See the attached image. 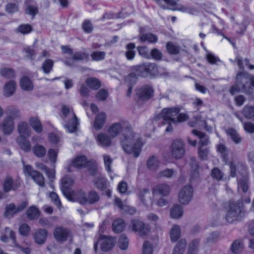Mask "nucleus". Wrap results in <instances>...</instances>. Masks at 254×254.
I'll list each match as a JSON object with an SVG mask.
<instances>
[{
    "label": "nucleus",
    "mask_w": 254,
    "mask_h": 254,
    "mask_svg": "<svg viewBox=\"0 0 254 254\" xmlns=\"http://www.w3.org/2000/svg\"><path fill=\"white\" fill-rule=\"evenodd\" d=\"M123 131L122 143L126 152L133 153L137 157L141 151L142 143L139 135L133 132L130 126L125 121H121L113 124L109 128V132L113 138Z\"/></svg>",
    "instance_id": "1"
},
{
    "label": "nucleus",
    "mask_w": 254,
    "mask_h": 254,
    "mask_svg": "<svg viewBox=\"0 0 254 254\" xmlns=\"http://www.w3.org/2000/svg\"><path fill=\"white\" fill-rule=\"evenodd\" d=\"M244 212L243 203L241 200L236 202L230 201L225 215L226 221L230 223L240 221L244 215Z\"/></svg>",
    "instance_id": "2"
},
{
    "label": "nucleus",
    "mask_w": 254,
    "mask_h": 254,
    "mask_svg": "<svg viewBox=\"0 0 254 254\" xmlns=\"http://www.w3.org/2000/svg\"><path fill=\"white\" fill-rule=\"evenodd\" d=\"M62 112L64 117V126L65 128L69 132H75L77 129V126L79 124L72 108L66 105H63Z\"/></svg>",
    "instance_id": "3"
},
{
    "label": "nucleus",
    "mask_w": 254,
    "mask_h": 254,
    "mask_svg": "<svg viewBox=\"0 0 254 254\" xmlns=\"http://www.w3.org/2000/svg\"><path fill=\"white\" fill-rule=\"evenodd\" d=\"M133 70L138 76L146 77L155 76L158 74L157 65L155 63H144L133 66Z\"/></svg>",
    "instance_id": "4"
},
{
    "label": "nucleus",
    "mask_w": 254,
    "mask_h": 254,
    "mask_svg": "<svg viewBox=\"0 0 254 254\" xmlns=\"http://www.w3.org/2000/svg\"><path fill=\"white\" fill-rule=\"evenodd\" d=\"M75 197L76 201L82 205L94 204L100 200L99 194L95 190H91L87 193L82 190L78 191Z\"/></svg>",
    "instance_id": "5"
},
{
    "label": "nucleus",
    "mask_w": 254,
    "mask_h": 254,
    "mask_svg": "<svg viewBox=\"0 0 254 254\" xmlns=\"http://www.w3.org/2000/svg\"><path fill=\"white\" fill-rule=\"evenodd\" d=\"M251 75L244 71L239 72L236 77L237 86L241 88V90L245 93L251 94L253 93L252 87L250 84Z\"/></svg>",
    "instance_id": "6"
},
{
    "label": "nucleus",
    "mask_w": 254,
    "mask_h": 254,
    "mask_svg": "<svg viewBox=\"0 0 254 254\" xmlns=\"http://www.w3.org/2000/svg\"><path fill=\"white\" fill-rule=\"evenodd\" d=\"M171 154L172 156L176 159L182 158L185 153V144L184 142L180 139L174 140L171 146Z\"/></svg>",
    "instance_id": "7"
},
{
    "label": "nucleus",
    "mask_w": 254,
    "mask_h": 254,
    "mask_svg": "<svg viewBox=\"0 0 254 254\" xmlns=\"http://www.w3.org/2000/svg\"><path fill=\"white\" fill-rule=\"evenodd\" d=\"M21 186L20 180H14L11 176H7L3 181L2 188L4 192L9 193L10 191L16 192Z\"/></svg>",
    "instance_id": "8"
},
{
    "label": "nucleus",
    "mask_w": 254,
    "mask_h": 254,
    "mask_svg": "<svg viewBox=\"0 0 254 254\" xmlns=\"http://www.w3.org/2000/svg\"><path fill=\"white\" fill-rule=\"evenodd\" d=\"M180 110L178 108H168L163 109L161 113L158 114L154 120L157 121L160 119L163 120L162 124H165V122H172L174 117L178 114Z\"/></svg>",
    "instance_id": "9"
},
{
    "label": "nucleus",
    "mask_w": 254,
    "mask_h": 254,
    "mask_svg": "<svg viewBox=\"0 0 254 254\" xmlns=\"http://www.w3.org/2000/svg\"><path fill=\"white\" fill-rule=\"evenodd\" d=\"M27 205L28 202L26 201H23L17 206L11 203L6 206L4 215L7 218H11L14 214L23 210Z\"/></svg>",
    "instance_id": "10"
},
{
    "label": "nucleus",
    "mask_w": 254,
    "mask_h": 254,
    "mask_svg": "<svg viewBox=\"0 0 254 254\" xmlns=\"http://www.w3.org/2000/svg\"><path fill=\"white\" fill-rule=\"evenodd\" d=\"M130 227L132 231L137 232L141 237L146 236L149 232V227L139 220H133L131 222Z\"/></svg>",
    "instance_id": "11"
},
{
    "label": "nucleus",
    "mask_w": 254,
    "mask_h": 254,
    "mask_svg": "<svg viewBox=\"0 0 254 254\" xmlns=\"http://www.w3.org/2000/svg\"><path fill=\"white\" fill-rule=\"evenodd\" d=\"M193 196V190L190 185L183 187L179 193V200L184 205L188 204L191 200Z\"/></svg>",
    "instance_id": "12"
},
{
    "label": "nucleus",
    "mask_w": 254,
    "mask_h": 254,
    "mask_svg": "<svg viewBox=\"0 0 254 254\" xmlns=\"http://www.w3.org/2000/svg\"><path fill=\"white\" fill-rule=\"evenodd\" d=\"M24 171L31 177L34 182L41 187L45 186V179L40 172L33 170L30 165H26L24 167Z\"/></svg>",
    "instance_id": "13"
},
{
    "label": "nucleus",
    "mask_w": 254,
    "mask_h": 254,
    "mask_svg": "<svg viewBox=\"0 0 254 254\" xmlns=\"http://www.w3.org/2000/svg\"><path fill=\"white\" fill-rule=\"evenodd\" d=\"M154 90L149 85H145L138 89L136 94L140 100H147L153 96Z\"/></svg>",
    "instance_id": "14"
},
{
    "label": "nucleus",
    "mask_w": 254,
    "mask_h": 254,
    "mask_svg": "<svg viewBox=\"0 0 254 254\" xmlns=\"http://www.w3.org/2000/svg\"><path fill=\"white\" fill-rule=\"evenodd\" d=\"M73 183V179L68 176L64 177L61 180V190L64 195L68 199L71 198L69 189Z\"/></svg>",
    "instance_id": "15"
},
{
    "label": "nucleus",
    "mask_w": 254,
    "mask_h": 254,
    "mask_svg": "<svg viewBox=\"0 0 254 254\" xmlns=\"http://www.w3.org/2000/svg\"><path fill=\"white\" fill-rule=\"evenodd\" d=\"M70 234L68 229L62 227H57L54 232V236L57 241L64 242L67 240Z\"/></svg>",
    "instance_id": "16"
},
{
    "label": "nucleus",
    "mask_w": 254,
    "mask_h": 254,
    "mask_svg": "<svg viewBox=\"0 0 254 254\" xmlns=\"http://www.w3.org/2000/svg\"><path fill=\"white\" fill-rule=\"evenodd\" d=\"M2 131L4 134L10 135L14 127V121L11 116H7L3 121L1 125Z\"/></svg>",
    "instance_id": "17"
},
{
    "label": "nucleus",
    "mask_w": 254,
    "mask_h": 254,
    "mask_svg": "<svg viewBox=\"0 0 254 254\" xmlns=\"http://www.w3.org/2000/svg\"><path fill=\"white\" fill-rule=\"evenodd\" d=\"M97 243H100L102 251L106 252L113 247L114 240L112 238H106L104 236H100Z\"/></svg>",
    "instance_id": "18"
},
{
    "label": "nucleus",
    "mask_w": 254,
    "mask_h": 254,
    "mask_svg": "<svg viewBox=\"0 0 254 254\" xmlns=\"http://www.w3.org/2000/svg\"><path fill=\"white\" fill-rule=\"evenodd\" d=\"M145 28H140L139 40L142 42H148L150 43H156L158 37L156 35L151 33H144Z\"/></svg>",
    "instance_id": "19"
},
{
    "label": "nucleus",
    "mask_w": 254,
    "mask_h": 254,
    "mask_svg": "<svg viewBox=\"0 0 254 254\" xmlns=\"http://www.w3.org/2000/svg\"><path fill=\"white\" fill-rule=\"evenodd\" d=\"M48 232L44 229H39L33 234L34 240L37 244L42 245L46 241Z\"/></svg>",
    "instance_id": "20"
},
{
    "label": "nucleus",
    "mask_w": 254,
    "mask_h": 254,
    "mask_svg": "<svg viewBox=\"0 0 254 254\" xmlns=\"http://www.w3.org/2000/svg\"><path fill=\"white\" fill-rule=\"evenodd\" d=\"M170 191V186L167 184L162 183L156 186L153 189L152 193L154 195L158 194L165 196L169 194Z\"/></svg>",
    "instance_id": "21"
},
{
    "label": "nucleus",
    "mask_w": 254,
    "mask_h": 254,
    "mask_svg": "<svg viewBox=\"0 0 254 254\" xmlns=\"http://www.w3.org/2000/svg\"><path fill=\"white\" fill-rule=\"evenodd\" d=\"M16 83L13 80L7 82L3 88V95L8 97L13 94L16 89Z\"/></svg>",
    "instance_id": "22"
},
{
    "label": "nucleus",
    "mask_w": 254,
    "mask_h": 254,
    "mask_svg": "<svg viewBox=\"0 0 254 254\" xmlns=\"http://www.w3.org/2000/svg\"><path fill=\"white\" fill-rule=\"evenodd\" d=\"M192 133L200 139L198 142V147H203L209 143V138L204 133L196 129L192 130Z\"/></svg>",
    "instance_id": "23"
},
{
    "label": "nucleus",
    "mask_w": 254,
    "mask_h": 254,
    "mask_svg": "<svg viewBox=\"0 0 254 254\" xmlns=\"http://www.w3.org/2000/svg\"><path fill=\"white\" fill-rule=\"evenodd\" d=\"M97 139L99 144L102 147H109L111 145L110 137L105 133H99L97 136Z\"/></svg>",
    "instance_id": "24"
},
{
    "label": "nucleus",
    "mask_w": 254,
    "mask_h": 254,
    "mask_svg": "<svg viewBox=\"0 0 254 254\" xmlns=\"http://www.w3.org/2000/svg\"><path fill=\"white\" fill-rule=\"evenodd\" d=\"M17 129L20 136L29 137L31 134L30 127L26 122L20 123L18 125Z\"/></svg>",
    "instance_id": "25"
},
{
    "label": "nucleus",
    "mask_w": 254,
    "mask_h": 254,
    "mask_svg": "<svg viewBox=\"0 0 254 254\" xmlns=\"http://www.w3.org/2000/svg\"><path fill=\"white\" fill-rule=\"evenodd\" d=\"M106 120V115L105 113L101 112L99 113L95 118L94 127L96 130L101 129L105 123Z\"/></svg>",
    "instance_id": "26"
},
{
    "label": "nucleus",
    "mask_w": 254,
    "mask_h": 254,
    "mask_svg": "<svg viewBox=\"0 0 254 254\" xmlns=\"http://www.w3.org/2000/svg\"><path fill=\"white\" fill-rule=\"evenodd\" d=\"M137 196L143 204L147 205L148 200L151 198V194L149 190L143 189L138 190Z\"/></svg>",
    "instance_id": "27"
},
{
    "label": "nucleus",
    "mask_w": 254,
    "mask_h": 254,
    "mask_svg": "<svg viewBox=\"0 0 254 254\" xmlns=\"http://www.w3.org/2000/svg\"><path fill=\"white\" fill-rule=\"evenodd\" d=\"M29 123L31 127L37 133H41L43 131V127L39 119L36 117H31L29 119Z\"/></svg>",
    "instance_id": "28"
},
{
    "label": "nucleus",
    "mask_w": 254,
    "mask_h": 254,
    "mask_svg": "<svg viewBox=\"0 0 254 254\" xmlns=\"http://www.w3.org/2000/svg\"><path fill=\"white\" fill-rule=\"evenodd\" d=\"M86 85L92 90H97L101 86L99 79L94 77H89L85 81Z\"/></svg>",
    "instance_id": "29"
},
{
    "label": "nucleus",
    "mask_w": 254,
    "mask_h": 254,
    "mask_svg": "<svg viewBox=\"0 0 254 254\" xmlns=\"http://www.w3.org/2000/svg\"><path fill=\"white\" fill-rule=\"evenodd\" d=\"M104 159V163L106 170L109 174V176L112 180L114 179V176L113 175V172L111 167V165L112 164L113 160L111 157L107 154H104L103 155Z\"/></svg>",
    "instance_id": "30"
},
{
    "label": "nucleus",
    "mask_w": 254,
    "mask_h": 254,
    "mask_svg": "<svg viewBox=\"0 0 254 254\" xmlns=\"http://www.w3.org/2000/svg\"><path fill=\"white\" fill-rule=\"evenodd\" d=\"M26 137L19 136L17 139V142L20 148L26 152L31 150V144Z\"/></svg>",
    "instance_id": "31"
},
{
    "label": "nucleus",
    "mask_w": 254,
    "mask_h": 254,
    "mask_svg": "<svg viewBox=\"0 0 254 254\" xmlns=\"http://www.w3.org/2000/svg\"><path fill=\"white\" fill-rule=\"evenodd\" d=\"M87 163L86 158L84 156L77 157L72 162V165L78 169L85 167Z\"/></svg>",
    "instance_id": "32"
},
{
    "label": "nucleus",
    "mask_w": 254,
    "mask_h": 254,
    "mask_svg": "<svg viewBox=\"0 0 254 254\" xmlns=\"http://www.w3.org/2000/svg\"><path fill=\"white\" fill-rule=\"evenodd\" d=\"M183 214V207L178 204L174 205L170 209V215L174 219L180 218Z\"/></svg>",
    "instance_id": "33"
},
{
    "label": "nucleus",
    "mask_w": 254,
    "mask_h": 254,
    "mask_svg": "<svg viewBox=\"0 0 254 254\" xmlns=\"http://www.w3.org/2000/svg\"><path fill=\"white\" fill-rule=\"evenodd\" d=\"M226 133L236 144H239L241 142L242 137L236 129L233 128H228L226 131Z\"/></svg>",
    "instance_id": "34"
},
{
    "label": "nucleus",
    "mask_w": 254,
    "mask_h": 254,
    "mask_svg": "<svg viewBox=\"0 0 254 254\" xmlns=\"http://www.w3.org/2000/svg\"><path fill=\"white\" fill-rule=\"evenodd\" d=\"M244 249V244L241 240L234 241L231 245V250L235 254H239L242 252Z\"/></svg>",
    "instance_id": "35"
},
{
    "label": "nucleus",
    "mask_w": 254,
    "mask_h": 254,
    "mask_svg": "<svg viewBox=\"0 0 254 254\" xmlns=\"http://www.w3.org/2000/svg\"><path fill=\"white\" fill-rule=\"evenodd\" d=\"M181 229L179 225H174L170 231V236L172 241H177L181 237Z\"/></svg>",
    "instance_id": "36"
},
{
    "label": "nucleus",
    "mask_w": 254,
    "mask_h": 254,
    "mask_svg": "<svg viewBox=\"0 0 254 254\" xmlns=\"http://www.w3.org/2000/svg\"><path fill=\"white\" fill-rule=\"evenodd\" d=\"M32 152L36 157L42 158L44 157L46 154V149L43 145L36 144L33 147Z\"/></svg>",
    "instance_id": "37"
},
{
    "label": "nucleus",
    "mask_w": 254,
    "mask_h": 254,
    "mask_svg": "<svg viewBox=\"0 0 254 254\" xmlns=\"http://www.w3.org/2000/svg\"><path fill=\"white\" fill-rule=\"evenodd\" d=\"M135 48V44L132 43H129L126 46L127 51L125 53V56L127 60H132L134 59L136 53L134 51Z\"/></svg>",
    "instance_id": "38"
},
{
    "label": "nucleus",
    "mask_w": 254,
    "mask_h": 254,
    "mask_svg": "<svg viewBox=\"0 0 254 254\" xmlns=\"http://www.w3.org/2000/svg\"><path fill=\"white\" fill-rule=\"evenodd\" d=\"M21 88L24 90H31L33 88V84L30 79L27 77H23L20 81Z\"/></svg>",
    "instance_id": "39"
},
{
    "label": "nucleus",
    "mask_w": 254,
    "mask_h": 254,
    "mask_svg": "<svg viewBox=\"0 0 254 254\" xmlns=\"http://www.w3.org/2000/svg\"><path fill=\"white\" fill-rule=\"evenodd\" d=\"M113 230L115 233H120L125 227V222L122 219H117L114 221L112 225Z\"/></svg>",
    "instance_id": "40"
},
{
    "label": "nucleus",
    "mask_w": 254,
    "mask_h": 254,
    "mask_svg": "<svg viewBox=\"0 0 254 254\" xmlns=\"http://www.w3.org/2000/svg\"><path fill=\"white\" fill-rule=\"evenodd\" d=\"M187 245L185 240H181L174 248L173 254H183Z\"/></svg>",
    "instance_id": "41"
},
{
    "label": "nucleus",
    "mask_w": 254,
    "mask_h": 254,
    "mask_svg": "<svg viewBox=\"0 0 254 254\" xmlns=\"http://www.w3.org/2000/svg\"><path fill=\"white\" fill-rule=\"evenodd\" d=\"M26 213L30 219H35L39 217L40 211L35 206H31L27 210Z\"/></svg>",
    "instance_id": "42"
},
{
    "label": "nucleus",
    "mask_w": 254,
    "mask_h": 254,
    "mask_svg": "<svg viewBox=\"0 0 254 254\" xmlns=\"http://www.w3.org/2000/svg\"><path fill=\"white\" fill-rule=\"evenodd\" d=\"M199 240L197 239L192 241L188 248V254H196L199 244Z\"/></svg>",
    "instance_id": "43"
},
{
    "label": "nucleus",
    "mask_w": 254,
    "mask_h": 254,
    "mask_svg": "<svg viewBox=\"0 0 254 254\" xmlns=\"http://www.w3.org/2000/svg\"><path fill=\"white\" fill-rule=\"evenodd\" d=\"M94 183L95 187L99 190H103L106 188V181L103 176L96 177Z\"/></svg>",
    "instance_id": "44"
},
{
    "label": "nucleus",
    "mask_w": 254,
    "mask_h": 254,
    "mask_svg": "<svg viewBox=\"0 0 254 254\" xmlns=\"http://www.w3.org/2000/svg\"><path fill=\"white\" fill-rule=\"evenodd\" d=\"M249 180L244 177L238 180V190H242L243 192H246L249 189Z\"/></svg>",
    "instance_id": "45"
},
{
    "label": "nucleus",
    "mask_w": 254,
    "mask_h": 254,
    "mask_svg": "<svg viewBox=\"0 0 254 254\" xmlns=\"http://www.w3.org/2000/svg\"><path fill=\"white\" fill-rule=\"evenodd\" d=\"M54 62L51 59H47L43 62L42 68L45 73L48 74L52 70L54 66Z\"/></svg>",
    "instance_id": "46"
},
{
    "label": "nucleus",
    "mask_w": 254,
    "mask_h": 254,
    "mask_svg": "<svg viewBox=\"0 0 254 254\" xmlns=\"http://www.w3.org/2000/svg\"><path fill=\"white\" fill-rule=\"evenodd\" d=\"M177 173L176 171L172 169H166L164 170L160 171L157 175L158 178L165 177L167 178H171L173 177Z\"/></svg>",
    "instance_id": "47"
},
{
    "label": "nucleus",
    "mask_w": 254,
    "mask_h": 254,
    "mask_svg": "<svg viewBox=\"0 0 254 254\" xmlns=\"http://www.w3.org/2000/svg\"><path fill=\"white\" fill-rule=\"evenodd\" d=\"M242 113L247 119L254 118V107L246 105L244 108Z\"/></svg>",
    "instance_id": "48"
},
{
    "label": "nucleus",
    "mask_w": 254,
    "mask_h": 254,
    "mask_svg": "<svg viewBox=\"0 0 254 254\" xmlns=\"http://www.w3.org/2000/svg\"><path fill=\"white\" fill-rule=\"evenodd\" d=\"M32 31L31 25L28 24H21L16 28V31L22 34H28Z\"/></svg>",
    "instance_id": "49"
},
{
    "label": "nucleus",
    "mask_w": 254,
    "mask_h": 254,
    "mask_svg": "<svg viewBox=\"0 0 254 254\" xmlns=\"http://www.w3.org/2000/svg\"><path fill=\"white\" fill-rule=\"evenodd\" d=\"M0 74L6 78H12L15 77V73L14 70L10 68L4 67L1 69Z\"/></svg>",
    "instance_id": "50"
},
{
    "label": "nucleus",
    "mask_w": 254,
    "mask_h": 254,
    "mask_svg": "<svg viewBox=\"0 0 254 254\" xmlns=\"http://www.w3.org/2000/svg\"><path fill=\"white\" fill-rule=\"evenodd\" d=\"M147 167L150 170H154L157 169L159 165L157 158L154 156H151L147 162Z\"/></svg>",
    "instance_id": "51"
},
{
    "label": "nucleus",
    "mask_w": 254,
    "mask_h": 254,
    "mask_svg": "<svg viewBox=\"0 0 254 254\" xmlns=\"http://www.w3.org/2000/svg\"><path fill=\"white\" fill-rule=\"evenodd\" d=\"M166 48L168 52L171 55H177L180 52L179 47L171 42H169L167 43Z\"/></svg>",
    "instance_id": "52"
},
{
    "label": "nucleus",
    "mask_w": 254,
    "mask_h": 254,
    "mask_svg": "<svg viewBox=\"0 0 254 254\" xmlns=\"http://www.w3.org/2000/svg\"><path fill=\"white\" fill-rule=\"evenodd\" d=\"M137 75L136 72L135 73L132 72L125 77L126 82L128 84V86H132L135 84L137 80Z\"/></svg>",
    "instance_id": "53"
},
{
    "label": "nucleus",
    "mask_w": 254,
    "mask_h": 254,
    "mask_svg": "<svg viewBox=\"0 0 254 254\" xmlns=\"http://www.w3.org/2000/svg\"><path fill=\"white\" fill-rule=\"evenodd\" d=\"M106 53L102 51H95L91 54V57L93 61H100L105 59Z\"/></svg>",
    "instance_id": "54"
},
{
    "label": "nucleus",
    "mask_w": 254,
    "mask_h": 254,
    "mask_svg": "<svg viewBox=\"0 0 254 254\" xmlns=\"http://www.w3.org/2000/svg\"><path fill=\"white\" fill-rule=\"evenodd\" d=\"M137 50L140 56L146 59H150V55L146 46H139Z\"/></svg>",
    "instance_id": "55"
},
{
    "label": "nucleus",
    "mask_w": 254,
    "mask_h": 254,
    "mask_svg": "<svg viewBox=\"0 0 254 254\" xmlns=\"http://www.w3.org/2000/svg\"><path fill=\"white\" fill-rule=\"evenodd\" d=\"M6 112L9 114V116L11 117L13 121L14 119L19 118L20 116L19 111L13 107H8Z\"/></svg>",
    "instance_id": "56"
},
{
    "label": "nucleus",
    "mask_w": 254,
    "mask_h": 254,
    "mask_svg": "<svg viewBox=\"0 0 254 254\" xmlns=\"http://www.w3.org/2000/svg\"><path fill=\"white\" fill-rule=\"evenodd\" d=\"M26 13L34 16L38 12V8L36 4H29L27 6Z\"/></svg>",
    "instance_id": "57"
},
{
    "label": "nucleus",
    "mask_w": 254,
    "mask_h": 254,
    "mask_svg": "<svg viewBox=\"0 0 254 254\" xmlns=\"http://www.w3.org/2000/svg\"><path fill=\"white\" fill-rule=\"evenodd\" d=\"M119 246L122 250H126L128 247V240L125 235H121L118 241Z\"/></svg>",
    "instance_id": "58"
},
{
    "label": "nucleus",
    "mask_w": 254,
    "mask_h": 254,
    "mask_svg": "<svg viewBox=\"0 0 254 254\" xmlns=\"http://www.w3.org/2000/svg\"><path fill=\"white\" fill-rule=\"evenodd\" d=\"M155 2L163 8H166L165 3H166L170 6H175L177 2L174 0H154Z\"/></svg>",
    "instance_id": "59"
},
{
    "label": "nucleus",
    "mask_w": 254,
    "mask_h": 254,
    "mask_svg": "<svg viewBox=\"0 0 254 254\" xmlns=\"http://www.w3.org/2000/svg\"><path fill=\"white\" fill-rule=\"evenodd\" d=\"M30 227L26 224H21L19 228V234L23 236H28L30 232Z\"/></svg>",
    "instance_id": "60"
},
{
    "label": "nucleus",
    "mask_w": 254,
    "mask_h": 254,
    "mask_svg": "<svg viewBox=\"0 0 254 254\" xmlns=\"http://www.w3.org/2000/svg\"><path fill=\"white\" fill-rule=\"evenodd\" d=\"M150 59L152 58L155 60L160 61L162 58V54L158 49H153L150 53Z\"/></svg>",
    "instance_id": "61"
},
{
    "label": "nucleus",
    "mask_w": 254,
    "mask_h": 254,
    "mask_svg": "<svg viewBox=\"0 0 254 254\" xmlns=\"http://www.w3.org/2000/svg\"><path fill=\"white\" fill-rule=\"evenodd\" d=\"M211 176L213 179L219 181L221 180L223 177V173L219 168L216 167L212 170Z\"/></svg>",
    "instance_id": "62"
},
{
    "label": "nucleus",
    "mask_w": 254,
    "mask_h": 254,
    "mask_svg": "<svg viewBox=\"0 0 254 254\" xmlns=\"http://www.w3.org/2000/svg\"><path fill=\"white\" fill-rule=\"evenodd\" d=\"M220 238V234L218 232H212L207 237L206 240L208 243H214L217 242Z\"/></svg>",
    "instance_id": "63"
},
{
    "label": "nucleus",
    "mask_w": 254,
    "mask_h": 254,
    "mask_svg": "<svg viewBox=\"0 0 254 254\" xmlns=\"http://www.w3.org/2000/svg\"><path fill=\"white\" fill-rule=\"evenodd\" d=\"M89 55L85 52H76L73 54L72 59L75 61H81L88 59Z\"/></svg>",
    "instance_id": "64"
}]
</instances>
